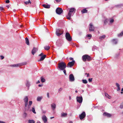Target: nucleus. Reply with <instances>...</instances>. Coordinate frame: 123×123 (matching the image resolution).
<instances>
[{
  "mask_svg": "<svg viewBox=\"0 0 123 123\" xmlns=\"http://www.w3.org/2000/svg\"><path fill=\"white\" fill-rule=\"evenodd\" d=\"M0 10L2 11L4 10L3 7H2L0 6Z\"/></svg>",
  "mask_w": 123,
  "mask_h": 123,
  "instance_id": "nucleus-42",
  "label": "nucleus"
},
{
  "mask_svg": "<svg viewBox=\"0 0 123 123\" xmlns=\"http://www.w3.org/2000/svg\"><path fill=\"white\" fill-rule=\"evenodd\" d=\"M89 74H87V77H88V76H89Z\"/></svg>",
  "mask_w": 123,
  "mask_h": 123,
  "instance_id": "nucleus-63",
  "label": "nucleus"
},
{
  "mask_svg": "<svg viewBox=\"0 0 123 123\" xmlns=\"http://www.w3.org/2000/svg\"><path fill=\"white\" fill-rule=\"evenodd\" d=\"M105 95L106 97H107L108 98L110 99V98L111 97L107 93H105Z\"/></svg>",
  "mask_w": 123,
  "mask_h": 123,
  "instance_id": "nucleus-32",
  "label": "nucleus"
},
{
  "mask_svg": "<svg viewBox=\"0 0 123 123\" xmlns=\"http://www.w3.org/2000/svg\"><path fill=\"white\" fill-rule=\"evenodd\" d=\"M26 62H24L21 63H18L17 64H14L13 65H11L10 66L11 67H15L20 66L26 64Z\"/></svg>",
  "mask_w": 123,
  "mask_h": 123,
  "instance_id": "nucleus-4",
  "label": "nucleus"
},
{
  "mask_svg": "<svg viewBox=\"0 0 123 123\" xmlns=\"http://www.w3.org/2000/svg\"><path fill=\"white\" fill-rule=\"evenodd\" d=\"M63 33V31L59 29H57L56 30V33L58 36H60Z\"/></svg>",
  "mask_w": 123,
  "mask_h": 123,
  "instance_id": "nucleus-6",
  "label": "nucleus"
},
{
  "mask_svg": "<svg viewBox=\"0 0 123 123\" xmlns=\"http://www.w3.org/2000/svg\"><path fill=\"white\" fill-rule=\"evenodd\" d=\"M24 101L25 103V106L26 107L28 105V98L27 96H25L24 99Z\"/></svg>",
  "mask_w": 123,
  "mask_h": 123,
  "instance_id": "nucleus-11",
  "label": "nucleus"
},
{
  "mask_svg": "<svg viewBox=\"0 0 123 123\" xmlns=\"http://www.w3.org/2000/svg\"><path fill=\"white\" fill-rule=\"evenodd\" d=\"M54 118V117H50V119H52V118Z\"/></svg>",
  "mask_w": 123,
  "mask_h": 123,
  "instance_id": "nucleus-58",
  "label": "nucleus"
},
{
  "mask_svg": "<svg viewBox=\"0 0 123 123\" xmlns=\"http://www.w3.org/2000/svg\"><path fill=\"white\" fill-rule=\"evenodd\" d=\"M31 111L34 114H36V112L35 111V108L34 107H32V109Z\"/></svg>",
  "mask_w": 123,
  "mask_h": 123,
  "instance_id": "nucleus-29",
  "label": "nucleus"
},
{
  "mask_svg": "<svg viewBox=\"0 0 123 123\" xmlns=\"http://www.w3.org/2000/svg\"><path fill=\"white\" fill-rule=\"evenodd\" d=\"M75 92L76 93H77L78 92V91L77 90H76L75 91Z\"/></svg>",
  "mask_w": 123,
  "mask_h": 123,
  "instance_id": "nucleus-61",
  "label": "nucleus"
},
{
  "mask_svg": "<svg viewBox=\"0 0 123 123\" xmlns=\"http://www.w3.org/2000/svg\"><path fill=\"white\" fill-rule=\"evenodd\" d=\"M51 107L52 110H54L56 108V105L55 103H53L51 104Z\"/></svg>",
  "mask_w": 123,
  "mask_h": 123,
  "instance_id": "nucleus-21",
  "label": "nucleus"
},
{
  "mask_svg": "<svg viewBox=\"0 0 123 123\" xmlns=\"http://www.w3.org/2000/svg\"><path fill=\"white\" fill-rule=\"evenodd\" d=\"M74 77L73 74H71L69 76V80L70 81L73 82L74 80Z\"/></svg>",
  "mask_w": 123,
  "mask_h": 123,
  "instance_id": "nucleus-13",
  "label": "nucleus"
},
{
  "mask_svg": "<svg viewBox=\"0 0 123 123\" xmlns=\"http://www.w3.org/2000/svg\"><path fill=\"white\" fill-rule=\"evenodd\" d=\"M69 100H70L71 99V97L70 96H69Z\"/></svg>",
  "mask_w": 123,
  "mask_h": 123,
  "instance_id": "nucleus-57",
  "label": "nucleus"
},
{
  "mask_svg": "<svg viewBox=\"0 0 123 123\" xmlns=\"http://www.w3.org/2000/svg\"><path fill=\"white\" fill-rule=\"evenodd\" d=\"M116 87L117 88V91H119L120 90V85L118 83H116Z\"/></svg>",
  "mask_w": 123,
  "mask_h": 123,
  "instance_id": "nucleus-18",
  "label": "nucleus"
},
{
  "mask_svg": "<svg viewBox=\"0 0 123 123\" xmlns=\"http://www.w3.org/2000/svg\"><path fill=\"white\" fill-rule=\"evenodd\" d=\"M98 49V48L96 46H93L92 48V50L93 51H94L95 49Z\"/></svg>",
  "mask_w": 123,
  "mask_h": 123,
  "instance_id": "nucleus-31",
  "label": "nucleus"
},
{
  "mask_svg": "<svg viewBox=\"0 0 123 123\" xmlns=\"http://www.w3.org/2000/svg\"><path fill=\"white\" fill-rule=\"evenodd\" d=\"M37 50V49L35 48H34L31 51L32 54L34 55Z\"/></svg>",
  "mask_w": 123,
  "mask_h": 123,
  "instance_id": "nucleus-17",
  "label": "nucleus"
},
{
  "mask_svg": "<svg viewBox=\"0 0 123 123\" xmlns=\"http://www.w3.org/2000/svg\"><path fill=\"white\" fill-rule=\"evenodd\" d=\"M6 3H9L10 2V1L9 0H7L6 1Z\"/></svg>",
  "mask_w": 123,
  "mask_h": 123,
  "instance_id": "nucleus-48",
  "label": "nucleus"
},
{
  "mask_svg": "<svg viewBox=\"0 0 123 123\" xmlns=\"http://www.w3.org/2000/svg\"><path fill=\"white\" fill-rule=\"evenodd\" d=\"M28 123H35V122L33 120H29Z\"/></svg>",
  "mask_w": 123,
  "mask_h": 123,
  "instance_id": "nucleus-27",
  "label": "nucleus"
},
{
  "mask_svg": "<svg viewBox=\"0 0 123 123\" xmlns=\"http://www.w3.org/2000/svg\"><path fill=\"white\" fill-rule=\"evenodd\" d=\"M86 113L85 112L83 111L80 115V120H82L86 116Z\"/></svg>",
  "mask_w": 123,
  "mask_h": 123,
  "instance_id": "nucleus-10",
  "label": "nucleus"
},
{
  "mask_svg": "<svg viewBox=\"0 0 123 123\" xmlns=\"http://www.w3.org/2000/svg\"><path fill=\"white\" fill-rule=\"evenodd\" d=\"M43 86V84H39L38 85V86L39 87H41V86Z\"/></svg>",
  "mask_w": 123,
  "mask_h": 123,
  "instance_id": "nucleus-51",
  "label": "nucleus"
},
{
  "mask_svg": "<svg viewBox=\"0 0 123 123\" xmlns=\"http://www.w3.org/2000/svg\"><path fill=\"white\" fill-rule=\"evenodd\" d=\"M119 53H118L117 54H116V55H115V57H116V58H117V57L118 56H119Z\"/></svg>",
  "mask_w": 123,
  "mask_h": 123,
  "instance_id": "nucleus-45",
  "label": "nucleus"
},
{
  "mask_svg": "<svg viewBox=\"0 0 123 123\" xmlns=\"http://www.w3.org/2000/svg\"><path fill=\"white\" fill-rule=\"evenodd\" d=\"M76 99L78 102L80 103H82V101L83 98L82 96H77L76 97Z\"/></svg>",
  "mask_w": 123,
  "mask_h": 123,
  "instance_id": "nucleus-9",
  "label": "nucleus"
},
{
  "mask_svg": "<svg viewBox=\"0 0 123 123\" xmlns=\"http://www.w3.org/2000/svg\"><path fill=\"white\" fill-rule=\"evenodd\" d=\"M67 116V114L66 113H65L62 112L61 114V116L62 117H66Z\"/></svg>",
  "mask_w": 123,
  "mask_h": 123,
  "instance_id": "nucleus-24",
  "label": "nucleus"
},
{
  "mask_svg": "<svg viewBox=\"0 0 123 123\" xmlns=\"http://www.w3.org/2000/svg\"><path fill=\"white\" fill-rule=\"evenodd\" d=\"M65 37L66 39L68 41H71L72 38L69 33L66 32V33L65 34Z\"/></svg>",
  "mask_w": 123,
  "mask_h": 123,
  "instance_id": "nucleus-5",
  "label": "nucleus"
},
{
  "mask_svg": "<svg viewBox=\"0 0 123 123\" xmlns=\"http://www.w3.org/2000/svg\"><path fill=\"white\" fill-rule=\"evenodd\" d=\"M75 63V61H73L72 62H69L68 63L67 67L68 68H71L74 66Z\"/></svg>",
  "mask_w": 123,
  "mask_h": 123,
  "instance_id": "nucleus-7",
  "label": "nucleus"
},
{
  "mask_svg": "<svg viewBox=\"0 0 123 123\" xmlns=\"http://www.w3.org/2000/svg\"><path fill=\"white\" fill-rule=\"evenodd\" d=\"M0 123H5V122L3 121H0Z\"/></svg>",
  "mask_w": 123,
  "mask_h": 123,
  "instance_id": "nucleus-55",
  "label": "nucleus"
},
{
  "mask_svg": "<svg viewBox=\"0 0 123 123\" xmlns=\"http://www.w3.org/2000/svg\"><path fill=\"white\" fill-rule=\"evenodd\" d=\"M42 119L44 123H46L47 122V118L45 115L43 116L42 117Z\"/></svg>",
  "mask_w": 123,
  "mask_h": 123,
  "instance_id": "nucleus-15",
  "label": "nucleus"
},
{
  "mask_svg": "<svg viewBox=\"0 0 123 123\" xmlns=\"http://www.w3.org/2000/svg\"><path fill=\"white\" fill-rule=\"evenodd\" d=\"M46 56V55H43L42 56L41 58H40L39 61H43L45 58Z\"/></svg>",
  "mask_w": 123,
  "mask_h": 123,
  "instance_id": "nucleus-20",
  "label": "nucleus"
},
{
  "mask_svg": "<svg viewBox=\"0 0 123 123\" xmlns=\"http://www.w3.org/2000/svg\"><path fill=\"white\" fill-rule=\"evenodd\" d=\"M58 68L60 70L62 71L66 67V65L65 63L62 62L59 63L58 64Z\"/></svg>",
  "mask_w": 123,
  "mask_h": 123,
  "instance_id": "nucleus-1",
  "label": "nucleus"
},
{
  "mask_svg": "<svg viewBox=\"0 0 123 123\" xmlns=\"http://www.w3.org/2000/svg\"><path fill=\"white\" fill-rule=\"evenodd\" d=\"M76 11L75 9L73 8H72L70 9L69 13L67 16V19L70 20L71 19V17L72 16L73 14L72 13L74 12V13Z\"/></svg>",
  "mask_w": 123,
  "mask_h": 123,
  "instance_id": "nucleus-2",
  "label": "nucleus"
},
{
  "mask_svg": "<svg viewBox=\"0 0 123 123\" xmlns=\"http://www.w3.org/2000/svg\"><path fill=\"white\" fill-rule=\"evenodd\" d=\"M43 53H42L41 54L39 55V56H43Z\"/></svg>",
  "mask_w": 123,
  "mask_h": 123,
  "instance_id": "nucleus-49",
  "label": "nucleus"
},
{
  "mask_svg": "<svg viewBox=\"0 0 123 123\" xmlns=\"http://www.w3.org/2000/svg\"><path fill=\"white\" fill-rule=\"evenodd\" d=\"M70 123H73V122L72 121H70L69 122Z\"/></svg>",
  "mask_w": 123,
  "mask_h": 123,
  "instance_id": "nucleus-60",
  "label": "nucleus"
},
{
  "mask_svg": "<svg viewBox=\"0 0 123 123\" xmlns=\"http://www.w3.org/2000/svg\"><path fill=\"white\" fill-rule=\"evenodd\" d=\"M43 6L44 8H50V6L49 5L47 4H43Z\"/></svg>",
  "mask_w": 123,
  "mask_h": 123,
  "instance_id": "nucleus-19",
  "label": "nucleus"
},
{
  "mask_svg": "<svg viewBox=\"0 0 123 123\" xmlns=\"http://www.w3.org/2000/svg\"><path fill=\"white\" fill-rule=\"evenodd\" d=\"M63 70V72L65 75H66L67 74L66 73V70L65 69H64V70Z\"/></svg>",
  "mask_w": 123,
  "mask_h": 123,
  "instance_id": "nucleus-39",
  "label": "nucleus"
},
{
  "mask_svg": "<svg viewBox=\"0 0 123 123\" xmlns=\"http://www.w3.org/2000/svg\"><path fill=\"white\" fill-rule=\"evenodd\" d=\"M63 11L62 9L61 8H57L56 10V13L58 14H61Z\"/></svg>",
  "mask_w": 123,
  "mask_h": 123,
  "instance_id": "nucleus-8",
  "label": "nucleus"
},
{
  "mask_svg": "<svg viewBox=\"0 0 123 123\" xmlns=\"http://www.w3.org/2000/svg\"><path fill=\"white\" fill-rule=\"evenodd\" d=\"M105 35H104L101 36H100L99 37V39H102L105 38Z\"/></svg>",
  "mask_w": 123,
  "mask_h": 123,
  "instance_id": "nucleus-34",
  "label": "nucleus"
},
{
  "mask_svg": "<svg viewBox=\"0 0 123 123\" xmlns=\"http://www.w3.org/2000/svg\"><path fill=\"white\" fill-rule=\"evenodd\" d=\"M114 20L113 19H111L110 21V23H113Z\"/></svg>",
  "mask_w": 123,
  "mask_h": 123,
  "instance_id": "nucleus-41",
  "label": "nucleus"
},
{
  "mask_svg": "<svg viewBox=\"0 0 123 123\" xmlns=\"http://www.w3.org/2000/svg\"><path fill=\"white\" fill-rule=\"evenodd\" d=\"M32 104V102L31 101H30L29 102V105H28V107L29 108Z\"/></svg>",
  "mask_w": 123,
  "mask_h": 123,
  "instance_id": "nucleus-30",
  "label": "nucleus"
},
{
  "mask_svg": "<svg viewBox=\"0 0 123 123\" xmlns=\"http://www.w3.org/2000/svg\"><path fill=\"white\" fill-rule=\"evenodd\" d=\"M89 28V30L90 31H94V27L92 23L90 24Z\"/></svg>",
  "mask_w": 123,
  "mask_h": 123,
  "instance_id": "nucleus-12",
  "label": "nucleus"
},
{
  "mask_svg": "<svg viewBox=\"0 0 123 123\" xmlns=\"http://www.w3.org/2000/svg\"><path fill=\"white\" fill-rule=\"evenodd\" d=\"M118 42L117 39H113L112 40V42L114 43L115 44H117V43Z\"/></svg>",
  "mask_w": 123,
  "mask_h": 123,
  "instance_id": "nucleus-23",
  "label": "nucleus"
},
{
  "mask_svg": "<svg viewBox=\"0 0 123 123\" xmlns=\"http://www.w3.org/2000/svg\"><path fill=\"white\" fill-rule=\"evenodd\" d=\"M82 58V60L84 62L86 61V60L90 61L91 60L90 56L86 55H83Z\"/></svg>",
  "mask_w": 123,
  "mask_h": 123,
  "instance_id": "nucleus-3",
  "label": "nucleus"
},
{
  "mask_svg": "<svg viewBox=\"0 0 123 123\" xmlns=\"http://www.w3.org/2000/svg\"><path fill=\"white\" fill-rule=\"evenodd\" d=\"M107 19H106L104 21V23L105 24H106V23H107Z\"/></svg>",
  "mask_w": 123,
  "mask_h": 123,
  "instance_id": "nucleus-47",
  "label": "nucleus"
},
{
  "mask_svg": "<svg viewBox=\"0 0 123 123\" xmlns=\"http://www.w3.org/2000/svg\"><path fill=\"white\" fill-rule=\"evenodd\" d=\"M92 36L91 34H88L87 35V37H90V38H89V39H90L92 37Z\"/></svg>",
  "mask_w": 123,
  "mask_h": 123,
  "instance_id": "nucleus-40",
  "label": "nucleus"
},
{
  "mask_svg": "<svg viewBox=\"0 0 123 123\" xmlns=\"http://www.w3.org/2000/svg\"><path fill=\"white\" fill-rule=\"evenodd\" d=\"M25 85L26 87H27V90H29V87L31 85L30 82L28 80H26L25 82Z\"/></svg>",
  "mask_w": 123,
  "mask_h": 123,
  "instance_id": "nucleus-14",
  "label": "nucleus"
},
{
  "mask_svg": "<svg viewBox=\"0 0 123 123\" xmlns=\"http://www.w3.org/2000/svg\"><path fill=\"white\" fill-rule=\"evenodd\" d=\"M45 49L48 50L50 48V47L49 46H46L44 47Z\"/></svg>",
  "mask_w": 123,
  "mask_h": 123,
  "instance_id": "nucleus-28",
  "label": "nucleus"
},
{
  "mask_svg": "<svg viewBox=\"0 0 123 123\" xmlns=\"http://www.w3.org/2000/svg\"><path fill=\"white\" fill-rule=\"evenodd\" d=\"M1 57V59L2 60L4 58V57L2 55H1L0 56Z\"/></svg>",
  "mask_w": 123,
  "mask_h": 123,
  "instance_id": "nucleus-46",
  "label": "nucleus"
},
{
  "mask_svg": "<svg viewBox=\"0 0 123 123\" xmlns=\"http://www.w3.org/2000/svg\"><path fill=\"white\" fill-rule=\"evenodd\" d=\"M24 3H25L26 4H29V3H30V4H31V2L30 1V0H29L28 1H25V2H24Z\"/></svg>",
  "mask_w": 123,
  "mask_h": 123,
  "instance_id": "nucleus-35",
  "label": "nucleus"
},
{
  "mask_svg": "<svg viewBox=\"0 0 123 123\" xmlns=\"http://www.w3.org/2000/svg\"><path fill=\"white\" fill-rule=\"evenodd\" d=\"M37 123H41V122L40 121H39V122Z\"/></svg>",
  "mask_w": 123,
  "mask_h": 123,
  "instance_id": "nucleus-64",
  "label": "nucleus"
},
{
  "mask_svg": "<svg viewBox=\"0 0 123 123\" xmlns=\"http://www.w3.org/2000/svg\"><path fill=\"white\" fill-rule=\"evenodd\" d=\"M62 89H63L62 88H60L59 89V90H58L59 92H61L62 90Z\"/></svg>",
  "mask_w": 123,
  "mask_h": 123,
  "instance_id": "nucleus-43",
  "label": "nucleus"
},
{
  "mask_svg": "<svg viewBox=\"0 0 123 123\" xmlns=\"http://www.w3.org/2000/svg\"><path fill=\"white\" fill-rule=\"evenodd\" d=\"M24 115H25V116H26V115H27V114L26 113H24Z\"/></svg>",
  "mask_w": 123,
  "mask_h": 123,
  "instance_id": "nucleus-59",
  "label": "nucleus"
},
{
  "mask_svg": "<svg viewBox=\"0 0 123 123\" xmlns=\"http://www.w3.org/2000/svg\"><path fill=\"white\" fill-rule=\"evenodd\" d=\"M6 7H7L8 8H9L10 7V6L9 5H8L6 6Z\"/></svg>",
  "mask_w": 123,
  "mask_h": 123,
  "instance_id": "nucleus-54",
  "label": "nucleus"
},
{
  "mask_svg": "<svg viewBox=\"0 0 123 123\" xmlns=\"http://www.w3.org/2000/svg\"><path fill=\"white\" fill-rule=\"evenodd\" d=\"M42 112L44 113H46V111H42Z\"/></svg>",
  "mask_w": 123,
  "mask_h": 123,
  "instance_id": "nucleus-53",
  "label": "nucleus"
},
{
  "mask_svg": "<svg viewBox=\"0 0 123 123\" xmlns=\"http://www.w3.org/2000/svg\"><path fill=\"white\" fill-rule=\"evenodd\" d=\"M47 97L49 98V93L48 92L47 93Z\"/></svg>",
  "mask_w": 123,
  "mask_h": 123,
  "instance_id": "nucleus-52",
  "label": "nucleus"
},
{
  "mask_svg": "<svg viewBox=\"0 0 123 123\" xmlns=\"http://www.w3.org/2000/svg\"><path fill=\"white\" fill-rule=\"evenodd\" d=\"M26 43L27 45H29V42L28 38L26 37L25 38Z\"/></svg>",
  "mask_w": 123,
  "mask_h": 123,
  "instance_id": "nucleus-26",
  "label": "nucleus"
},
{
  "mask_svg": "<svg viewBox=\"0 0 123 123\" xmlns=\"http://www.w3.org/2000/svg\"><path fill=\"white\" fill-rule=\"evenodd\" d=\"M45 79L43 77H41V81L42 82H44L45 81Z\"/></svg>",
  "mask_w": 123,
  "mask_h": 123,
  "instance_id": "nucleus-36",
  "label": "nucleus"
},
{
  "mask_svg": "<svg viewBox=\"0 0 123 123\" xmlns=\"http://www.w3.org/2000/svg\"><path fill=\"white\" fill-rule=\"evenodd\" d=\"M123 35V31L118 35V37H120Z\"/></svg>",
  "mask_w": 123,
  "mask_h": 123,
  "instance_id": "nucleus-33",
  "label": "nucleus"
},
{
  "mask_svg": "<svg viewBox=\"0 0 123 123\" xmlns=\"http://www.w3.org/2000/svg\"><path fill=\"white\" fill-rule=\"evenodd\" d=\"M69 59L70 60H72V61H74V59L73 58H72V57L70 58Z\"/></svg>",
  "mask_w": 123,
  "mask_h": 123,
  "instance_id": "nucleus-50",
  "label": "nucleus"
},
{
  "mask_svg": "<svg viewBox=\"0 0 123 123\" xmlns=\"http://www.w3.org/2000/svg\"><path fill=\"white\" fill-rule=\"evenodd\" d=\"M92 78H90L88 79V81L89 82H91L92 81Z\"/></svg>",
  "mask_w": 123,
  "mask_h": 123,
  "instance_id": "nucleus-44",
  "label": "nucleus"
},
{
  "mask_svg": "<svg viewBox=\"0 0 123 123\" xmlns=\"http://www.w3.org/2000/svg\"><path fill=\"white\" fill-rule=\"evenodd\" d=\"M82 81L83 83L84 84H86L87 82V81L86 80H82Z\"/></svg>",
  "mask_w": 123,
  "mask_h": 123,
  "instance_id": "nucleus-37",
  "label": "nucleus"
},
{
  "mask_svg": "<svg viewBox=\"0 0 123 123\" xmlns=\"http://www.w3.org/2000/svg\"><path fill=\"white\" fill-rule=\"evenodd\" d=\"M120 107L121 109L123 108V102L121 104Z\"/></svg>",
  "mask_w": 123,
  "mask_h": 123,
  "instance_id": "nucleus-38",
  "label": "nucleus"
},
{
  "mask_svg": "<svg viewBox=\"0 0 123 123\" xmlns=\"http://www.w3.org/2000/svg\"><path fill=\"white\" fill-rule=\"evenodd\" d=\"M40 83V81L38 80L37 81V82L36 83L37 84H38Z\"/></svg>",
  "mask_w": 123,
  "mask_h": 123,
  "instance_id": "nucleus-56",
  "label": "nucleus"
},
{
  "mask_svg": "<svg viewBox=\"0 0 123 123\" xmlns=\"http://www.w3.org/2000/svg\"><path fill=\"white\" fill-rule=\"evenodd\" d=\"M88 11L86 9H84L83 10H81V12L82 14L85 13H86Z\"/></svg>",
  "mask_w": 123,
  "mask_h": 123,
  "instance_id": "nucleus-22",
  "label": "nucleus"
},
{
  "mask_svg": "<svg viewBox=\"0 0 123 123\" xmlns=\"http://www.w3.org/2000/svg\"><path fill=\"white\" fill-rule=\"evenodd\" d=\"M43 98L42 96L38 97L37 98V100L38 101H40Z\"/></svg>",
  "mask_w": 123,
  "mask_h": 123,
  "instance_id": "nucleus-25",
  "label": "nucleus"
},
{
  "mask_svg": "<svg viewBox=\"0 0 123 123\" xmlns=\"http://www.w3.org/2000/svg\"><path fill=\"white\" fill-rule=\"evenodd\" d=\"M103 115L104 116H106L108 117H110L111 116V114L106 112H104Z\"/></svg>",
  "mask_w": 123,
  "mask_h": 123,
  "instance_id": "nucleus-16",
  "label": "nucleus"
},
{
  "mask_svg": "<svg viewBox=\"0 0 123 123\" xmlns=\"http://www.w3.org/2000/svg\"><path fill=\"white\" fill-rule=\"evenodd\" d=\"M121 91H123V88L122 89Z\"/></svg>",
  "mask_w": 123,
  "mask_h": 123,
  "instance_id": "nucleus-62",
  "label": "nucleus"
}]
</instances>
